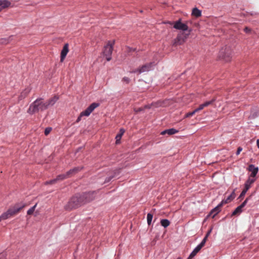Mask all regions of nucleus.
Here are the masks:
<instances>
[{"mask_svg": "<svg viewBox=\"0 0 259 259\" xmlns=\"http://www.w3.org/2000/svg\"><path fill=\"white\" fill-rule=\"evenodd\" d=\"M48 108L46 101L41 98H37L29 106L27 113L32 115L35 113L42 112Z\"/></svg>", "mask_w": 259, "mask_h": 259, "instance_id": "1", "label": "nucleus"}, {"mask_svg": "<svg viewBox=\"0 0 259 259\" xmlns=\"http://www.w3.org/2000/svg\"><path fill=\"white\" fill-rule=\"evenodd\" d=\"M82 199L80 194H77L72 197L65 206V208L66 210H71L81 206L83 204Z\"/></svg>", "mask_w": 259, "mask_h": 259, "instance_id": "2", "label": "nucleus"}, {"mask_svg": "<svg viewBox=\"0 0 259 259\" xmlns=\"http://www.w3.org/2000/svg\"><path fill=\"white\" fill-rule=\"evenodd\" d=\"M232 49L230 46H225L222 48L219 52L218 57L219 59L225 62H229L232 57Z\"/></svg>", "mask_w": 259, "mask_h": 259, "instance_id": "3", "label": "nucleus"}, {"mask_svg": "<svg viewBox=\"0 0 259 259\" xmlns=\"http://www.w3.org/2000/svg\"><path fill=\"white\" fill-rule=\"evenodd\" d=\"M190 30L186 33L185 32H180L178 33L177 37L174 40L172 45L177 46L183 44L187 40L190 33Z\"/></svg>", "mask_w": 259, "mask_h": 259, "instance_id": "4", "label": "nucleus"}, {"mask_svg": "<svg viewBox=\"0 0 259 259\" xmlns=\"http://www.w3.org/2000/svg\"><path fill=\"white\" fill-rule=\"evenodd\" d=\"M114 45V40L108 41L107 44L104 47L103 54L108 61H109L111 59V56L112 53Z\"/></svg>", "mask_w": 259, "mask_h": 259, "instance_id": "5", "label": "nucleus"}, {"mask_svg": "<svg viewBox=\"0 0 259 259\" xmlns=\"http://www.w3.org/2000/svg\"><path fill=\"white\" fill-rule=\"evenodd\" d=\"M99 106V103H93L91 104L84 111L81 112L78 117L76 122H79L81 117L83 116H89L90 114L94 111V110Z\"/></svg>", "mask_w": 259, "mask_h": 259, "instance_id": "6", "label": "nucleus"}, {"mask_svg": "<svg viewBox=\"0 0 259 259\" xmlns=\"http://www.w3.org/2000/svg\"><path fill=\"white\" fill-rule=\"evenodd\" d=\"M25 207L24 204H21L20 203H17L14 205L13 206L11 207L8 210V211L10 213V216L13 217L16 215L17 213L19 212V211Z\"/></svg>", "mask_w": 259, "mask_h": 259, "instance_id": "7", "label": "nucleus"}, {"mask_svg": "<svg viewBox=\"0 0 259 259\" xmlns=\"http://www.w3.org/2000/svg\"><path fill=\"white\" fill-rule=\"evenodd\" d=\"M96 194L95 192L84 193L80 194L81 198H83V204L93 200L95 198Z\"/></svg>", "mask_w": 259, "mask_h": 259, "instance_id": "8", "label": "nucleus"}, {"mask_svg": "<svg viewBox=\"0 0 259 259\" xmlns=\"http://www.w3.org/2000/svg\"><path fill=\"white\" fill-rule=\"evenodd\" d=\"M174 28L176 29L183 30V32L188 29V26L186 24L182 23L181 19L174 22Z\"/></svg>", "mask_w": 259, "mask_h": 259, "instance_id": "9", "label": "nucleus"}, {"mask_svg": "<svg viewBox=\"0 0 259 259\" xmlns=\"http://www.w3.org/2000/svg\"><path fill=\"white\" fill-rule=\"evenodd\" d=\"M154 65V63H150L148 64H146L145 65H143L141 68L137 69V70H135L133 72H138L139 73H141L146 71H148L150 70L152 66Z\"/></svg>", "mask_w": 259, "mask_h": 259, "instance_id": "10", "label": "nucleus"}, {"mask_svg": "<svg viewBox=\"0 0 259 259\" xmlns=\"http://www.w3.org/2000/svg\"><path fill=\"white\" fill-rule=\"evenodd\" d=\"M248 198H247L245 201L239 206H238L235 210L232 213V215H236L237 214H240L242 211V208L245 206L246 204L247 201L248 200Z\"/></svg>", "mask_w": 259, "mask_h": 259, "instance_id": "11", "label": "nucleus"}, {"mask_svg": "<svg viewBox=\"0 0 259 259\" xmlns=\"http://www.w3.org/2000/svg\"><path fill=\"white\" fill-rule=\"evenodd\" d=\"M69 52V45L68 44H65L63 48V49L61 53V58L60 61L61 62H63L64 59L65 58L67 53Z\"/></svg>", "mask_w": 259, "mask_h": 259, "instance_id": "12", "label": "nucleus"}, {"mask_svg": "<svg viewBox=\"0 0 259 259\" xmlns=\"http://www.w3.org/2000/svg\"><path fill=\"white\" fill-rule=\"evenodd\" d=\"M83 169L82 166H77L76 167H74L72 169H71L68 171L66 172L67 176L68 177V178H70L72 177V176L74 175L75 174H77L79 171H80L81 169Z\"/></svg>", "mask_w": 259, "mask_h": 259, "instance_id": "13", "label": "nucleus"}, {"mask_svg": "<svg viewBox=\"0 0 259 259\" xmlns=\"http://www.w3.org/2000/svg\"><path fill=\"white\" fill-rule=\"evenodd\" d=\"M248 169L251 172L249 177L254 178L258 172V167H255L253 164H250L249 165Z\"/></svg>", "mask_w": 259, "mask_h": 259, "instance_id": "14", "label": "nucleus"}, {"mask_svg": "<svg viewBox=\"0 0 259 259\" xmlns=\"http://www.w3.org/2000/svg\"><path fill=\"white\" fill-rule=\"evenodd\" d=\"M214 101L215 99H213L211 101L205 102V103L200 105L197 108L195 109L196 111H197V112H199V111L202 110L204 108L206 107L209 105L212 104L214 102Z\"/></svg>", "mask_w": 259, "mask_h": 259, "instance_id": "15", "label": "nucleus"}, {"mask_svg": "<svg viewBox=\"0 0 259 259\" xmlns=\"http://www.w3.org/2000/svg\"><path fill=\"white\" fill-rule=\"evenodd\" d=\"M222 207V204L220 203L218 206L211 210L209 215H212V218H214V217L221 211V208Z\"/></svg>", "mask_w": 259, "mask_h": 259, "instance_id": "16", "label": "nucleus"}, {"mask_svg": "<svg viewBox=\"0 0 259 259\" xmlns=\"http://www.w3.org/2000/svg\"><path fill=\"white\" fill-rule=\"evenodd\" d=\"M58 99L59 97L58 96L55 95L52 98L49 99L48 100L46 101V102L47 104L48 107L49 108L50 106L54 105Z\"/></svg>", "mask_w": 259, "mask_h": 259, "instance_id": "17", "label": "nucleus"}, {"mask_svg": "<svg viewBox=\"0 0 259 259\" xmlns=\"http://www.w3.org/2000/svg\"><path fill=\"white\" fill-rule=\"evenodd\" d=\"M30 92V89L26 88L21 93L20 95L19 96V100H22L26 98Z\"/></svg>", "mask_w": 259, "mask_h": 259, "instance_id": "18", "label": "nucleus"}, {"mask_svg": "<svg viewBox=\"0 0 259 259\" xmlns=\"http://www.w3.org/2000/svg\"><path fill=\"white\" fill-rule=\"evenodd\" d=\"M235 197V192L234 191H233L231 194L228 196L227 197V198L225 200H223L222 201V202L220 203V204H222V205L224 204H226V203H228L229 202H230V201H231Z\"/></svg>", "mask_w": 259, "mask_h": 259, "instance_id": "19", "label": "nucleus"}, {"mask_svg": "<svg viewBox=\"0 0 259 259\" xmlns=\"http://www.w3.org/2000/svg\"><path fill=\"white\" fill-rule=\"evenodd\" d=\"M178 133V131L175 128H170L166 130L161 133V135H164L167 134L169 135H171Z\"/></svg>", "mask_w": 259, "mask_h": 259, "instance_id": "20", "label": "nucleus"}, {"mask_svg": "<svg viewBox=\"0 0 259 259\" xmlns=\"http://www.w3.org/2000/svg\"><path fill=\"white\" fill-rule=\"evenodd\" d=\"M255 181V178H253L249 177L248 179L245 182V188H247V189H249L250 188L251 184H252Z\"/></svg>", "mask_w": 259, "mask_h": 259, "instance_id": "21", "label": "nucleus"}, {"mask_svg": "<svg viewBox=\"0 0 259 259\" xmlns=\"http://www.w3.org/2000/svg\"><path fill=\"white\" fill-rule=\"evenodd\" d=\"M11 5V3L7 0L0 1V7L3 9L8 8Z\"/></svg>", "mask_w": 259, "mask_h": 259, "instance_id": "22", "label": "nucleus"}, {"mask_svg": "<svg viewBox=\"0 0 259 259\" xmlns=\"http://www.w3.org/2000/svg\"><path fill=\"white\" fill-rule=\"evenodd\" d=\"M125 131L123 128H121L119 131V133L116 136V143L118 144L119 141L122 137V136L123 135Z\"/></svg>", "mask_w": 259, "mask_h": 259, "instance_id": "23", "label": "nucleus"}, {"mask_svg": "<svg viewBox=\"0 0 259 259\" xmlns=\"http://www.w3.org/2000/svg\"><path fill=\"white\" fill-rule=\"evenodd\" d=\"M192 14L196 17H199L201 15V12L197 8H195L192 10Z\"/></svg>", "mask_w": 259, "mask_h": 259, "instance_id": "24", "label": "nucleus"}, {"mask_svg": "<svg viewBox=\"0 0 259 259\" xmlns=\"http://www.w3.org/2000/svg\"><path fill=\"white\" fill-rule=\"evenodd\" d=\"M11 217L10 216V213H9V212L7 210L6 212H4L0 216V221H2L3 220H5L6 219H8L11 218Z\"/></svg>", "mask_w": 259, "mask_h": 259, "instance_id": "25", "label": "nucleus"}, {"mask_svg": "<svg viewBox=\"0 0 259 259\" xmlns=\"http://www.w3.org/2000/svg\"><path fill=\"white\" fill-rule=\"evenodd\" d=\"M202 248V247L201 246H200L199 244L198 245H197V247H195V248L190 253V254H191V256H195Z\"/></svg>", "mask_w": 259, "mask_h": 259, "instance_id": "26", "label": "nucleus"}, {"mask_svg": "<svg viewBox=\"0 0 259 259\" xmlns=\"http://www.w3.org/2000/svg\"><path fill=\"white\" fill-rule=\"evenodd\" d=\"M160 223L161 225L164 228L168 227L170 224L169 221L167 219L161 220L160 221Z\"/></svg>", "mask_w": 259, "mask_h": 259, "instance_id": "27", "label": "nucleus"}, {"mask_svg": "<svg viewBox=\"0 0 259 259\" xmlns=\"http://www.w3.org/2000/svg\"><path fill=\"white\" fill-rule=\"evenodd\" d=\"M67 178H68V177L67 176V174L66 173L65 174H61V175L58 176L57 177V178H56V179H57V181H58L63 180L67 179Z\"/></svg>", "mask_w": 259, "mask_h": 259, "instance_id": "28", "label": "nucleus"}, {"mask_svg": "<svg viewBox=\"0 0 259 259\" xmlns=\"http://www.w3.org/2000/svg\"><path fill=\"white\" fill-rule=\"evenodd\" d=\"M152 219H153V214L151 213H148L147 214V223H148V225H151Z\"/></svg>", "mask_w": 259, "mask_h": 259, "instance_id": "29", "label": "nucleus"}, {"mask_svg": "<svg viewBox=\"0 0 259 259\" xmlns=\"http://www.w3.org/2000/svg\"><path fill=\"white\" fill-rule=\"evenodd\" d=\"M36 205H37V204H35L33 207H31L29 209H28L27 212V214H28V215L32 214L34 212L35 209L36 207Z\"/></svg>", "mask_w": 259, "mask_h": 259, "instance_id": "30", "label": "nucleus"}, {"mask_svg": "<svg viewBox=\"0 0 259 259\" xmlns=\"http://www.w3.org/2000/svg\"><path fill=\"white\" fill-rule=\"evenodd\" d=\"M196 112H197L196 111V110L195 109L192 112H190L187 113L185 115V117H186V118L190 117L192 116L193 115H194Z\"/></svg>", "mask_w": 259, "mask_h": 259, "instance_id": "31", "label": "nucleus"}, {"mask_svg": "<svg viewBox=\"0 0 259 259\" xmlns=\"http://www.w3.org/2000/svg\"><path fill=\"white\" fill-rule=\"evenodd\" d=\"M57 182V179H54L53 180H50L49 181H47L45 182L46 185H52L56 183Z\"/></svg>", "mask_w": 259, "mask_h": 259, "instance_id": "32", "label": "nucleus"}, {"mask_svg": "<svg viewBox=\"0 0 259 259\" xmlns=\"http://www.w3.org/2000/svg\"><path fill=\"white\" fill-rule=\"evenodd\" d=\"M248 190V189H247V188H245L244 187V189H243V190L242 191L241 193L240 194V196H239V198H243L244 195H245L246 192Z\"/></svg>", "mask_w": 259, "mask_h": 259, "instance_id": "33", "label": "nucleus"}, {"mask_svg": "<svg viewBox=\"0 0 259 259\" xmlns=\"http://www.w3.org/2000/svg\"><path fill=\"white\" fill-rule=\"evenodd\" d=\"M207 238L208 237H206V236H205V237L202 240V241H201V242L199 244V245L201 246L202 247L204 246Z\"/></svg>", "mask_w": 259, "mask_h": 259, "instance_id": "34", "label": "nucleus"}, {"mask_svg": "<svg viewBox=\"0 0 259 259\" xmlns=\"http://www.w3.org/2000/svg\"><path fill=\"white\" fill-rule=\"evenodd\" d=\"M52 131V128L51 127H47L45 129V135L47 136L48 135H49L50 132H51Z\"/></svg>", "mask_w": 259, "mask_h": 259, "instance_id": "35", "label": "nucleus"}, {"mask_svg": "<svg viewBox=\"0 0 259 259\" xmlns=\"http://www.w3.org/2000/svg\"><path fill=\"white\" fill-rule=\"evenodd\" d=\"M122 81L125 82L126 83H128L130 81V79L127 77H124L122 78Z\"/></svg>", "mask_w": 259, "mask_h": 259, "instance_id": "36", "label": "nucleus"}, {"mask_svg": "<svg viewBox=\"0 0 259 259\" xmlns=\"http://www.w3.org/2000/svg\"><path fill=\"white\" fill-rule=\"evenodd\" d=\"M244 31L246 33H250L251 31V29L248 27H246L244 29Z\"/></svg>", "mask_w": 259, "mask_h": 259, "instance_id": "37", "label": "nucleus"}, {"mask_svg": "<svg viewBox=\"0 0 259 259\" xmlns=\"http://www.w3.org/2000/svg\"><path fill=\"white\" fill-rule=\"evenodd\" d=\"M242 151V148L241 147H239L237 149V152H236V155H239L240 152Z\"/></svg>", "mask_w": 259, "mask_h": 259, "instance_id": "38", "label": "nucleus"}, {"mask_svg": "<svg viewBox=\"0 0 259 259\" xmlns=\"http://www.w3.org/2000/svg\"><path fill=\"white\" fill-rule=\"evenodd\" d=\"M136 51V49H133V48H130V47H128L127 48V51L128 52H134V51Z\"/></svg>", "mask_w": 259, "mask_h": 259, "instance_id": "39", "label": "nucleus"}, {"mask_svg": "<svg viewBox=\"0 0 259 259\" xmlns=\"http://www.w3.org/2000/svg\"><path fill=\"white\" fill-rule=\"evenodd\" d=\"M0 259H6L4 254H0Z\"/></svg>", "mask_w": 259, "mask_h": 259, "instance_id": "40", "label": "nucleus"}, {"mask_svg": "<svg viewBox=\"0 0 259 259\" xmlns=\"http://www.w3.org/2000/svg\"><path fill=\"white\" fill-rule=\"evenodd\" d=\"M211 230H212V229H210L208 231V232L207 233V234H206L205 236H206V237H208V236L210 235L211 232Z\"/></svg>", "mask_w": 259, "mask_h": 259, "instance_id": "41", "label": "nucleus"}, {"mask_svg": "<svg viewBox=\"0 0 259 259\" xmlns=\"http://www.w3.org/2000/svg\"><path fill=\"white\" fill-rule=\"evenodd\" d=\"M142 110V109L141 108H138L137 109H135V112H137V113H138V112H140V111H141Z\"/></svg>", "mask_w": 259, "mask_h": 259, "instance_id": "42", "label": "nucleus"}, {"mask_svg": "<svg viewBox=\"0 0 259 259\" xmlns=\"http://www.w3.org/2000/svg\"><path fill=\"white\" fill-rule=\"evenodd\" d=\"M194 256H191V254H190V255L189 256V257H188L187 259H192L193 257H194Z\"/></svg>", "mask_w": 259, "mask_h": 259, "instance_id": "43", "label": "nucleus"}, {"mask_svg": "<svg viewBox=\"0 0 259 259\" xmlns=\"http://www.w3.org/2000/svg\"><path fill=\"white\" fill-rule=\"evenodd\" d=\"M256 143H257V147L259 148V140L258 139L257 140Z\"/></svg>", "mask_w": 259, "mask_h": 259, "instance_id": "44", "label": "nucleus"}, {"mask_svg": "<svg viewBox=\"0 0 259 259\" xmlns=\"http://www.w3.org/2000/svg\"><path fill=\"white\" fill-rule=\"evenodd\" d=\"M2 9H3V8L0 7V12L2 11Z\"/></svg>", "mask_w": 259, "mask_h": 259, "instance_id": "45", "label": "nucleus"}, {"mask_svg": "<svg viewBox=\"0 0 259 259\" xmlns=\"http://www.w3.org/2000/svg\"><path fill=\"white\" fill-rule=\"evenodd\" d=\"M178 259H181L180 257H178Z\"/></svg>", "mask_w": 259, "mask_h": 259, "instance_id": "46", "label": "nucleus"}]
</instances>
